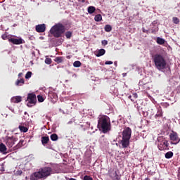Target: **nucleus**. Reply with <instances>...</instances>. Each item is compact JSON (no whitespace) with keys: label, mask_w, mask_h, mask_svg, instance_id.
<instances>
[{"label":"nucleus","mask_w":180,"mask_h":180,"mask_svg":"<svg viewBox=\"0 0 180 180\" xmlns=\"http://www.w3.org/2000/svg\"><path fill=\"white\" fill-rule=\"evenodd\" d=\"M165 57H167V52L163 51L162 53H156L152 58L155 68L159 71H162V70L167 68V60Z\"/></svg>","instance_id":"obj_1"},{"label":"nucleus","mask_w":180,"mask_h":180,"mask_svg":"<svg viewBox=\"0 0 180 180\" xmlns=\"http://www.w3.org/2000/svg\"><path fill=\"white\" fill-rule=\"evenodd\" d=\"M53 174V169L51 167H44L39 169L38 172H36L30 175V180H38L41 179L43 178H47V176H50Z\"/></svg>","instance_id":"obj_2"},{"label":"nucleus","mask_w":180,"mask_h":180,"mask_svg":"<svg viewBox=\"0 0 180 180\" xmlns=\"http://www.w3.org/2000/svg\"><path fill=\"white\" fill-rule=\"evenodd\" d=\"M98 127L103 133L110 131V120H109L108 116H102L99 118L98 121Z\"/></svg>","instance_id":"obj_3"},{"label":"nucleus","mask_w":180,"mask_h":180,"mask_svg":"<svg viewBox=\"0 0 180 180\" xmlns=\"http://www.w3.org/2000/svg\"><path fill=\"white\" fill-rule=\"evenodd\" d=\"M130 139H131V129L127 127L122 131V139L120 141L122 148H127L130 146Z\"/></svg>","instance_id":"obj_4"},{"label":"nucleus","mask_w":180,"mask_h":180,"mask_svg":"<svg viewBox=\"0 0 180 180\" xmlns=\"http://www.w3.org/2000/svg\"><path fill=\"white\" fill-rule=\"evenodd\" d=\"M51 34H53V37H61L64 33H65V26L61 23L56 24L50 30Z\"/></svg>","instance_id":"obj_5"},{"label":"nucleus","mask_w":180,"mask_h":180,"mask_svg":"<svg viewBox=\"0 0 180 180\" xmlns=\"http://www.w3.org/2000/svg\"><path fill=\"white\" fill-rule=\"evenodd\" d=\"M158 141L159 143L158 148L160 150V151H165L167 150H169V143H168V141L165 140V139L159 137L158 139Z\"/></svg>","instance_id":"obj_6"},{"label":"nucleus","mask_w":180,"mask_h":180,"mask_svg":"<svg viewBox=\"0 0 180 180\" xmlns=\"http://www.w3.org/2000/svg\"><path fill=\"white\" fill-rule=\"evenodd\" d=\"M27 106L28 108H32L33 105H36L37 103V97L34 93H30L27 96Z\"/></svg>","instance_id":"obj_7"},{"label":"nucleus","mask_w":180,"mask_h":180,"mask_svg":"<svg viewBox=\"0 0 180 180\" xmlns=\"http://www.w3.org/2000/svg\"><path fill=\"white\" fill-rule=\"evenodd\" d=\"M16 141H18V138L15 136H8L6 140V144L8 148H12Z\"/></svg>","instance_id":"obj_8"},{"label":"nucleus","mask_w":180,"mask_h":180,"mask_svg":"<svg viewBox=\"0 0 180 180\" xmlns=\"http://www.w3.org/2000/svg\"><path fill=\"white\" fill-rule=\"evenodd\" d=\"M108 176H110L112 180H122V176L120 174H117V172L115 169H110L108 171Z\"/></svg>","instance_id":"obj_9"},{"label":"nucleus","mask_w":180,"mask_h":180,"mask_svg":"<svg viewBox=\"0 0 180 180\" xmlns=\"http://www.w3.org/2000/svg\"><path fill=\"white\" fill-rule=\"evenodd\" d=\"M170 137V140L172 141H174V143H173V144H178V143L180 142V138L178 136V133L172 131V133L169 135Z\"/></svg>","instance_id":"obj_10"},{"label":"nucleus","mask_w":180,"mask_h":180,"mask_svg":"<svg viewBox=\"0 0 180 180\" xmlns=\"http://www.w3.org/2000/svg\"><path fill=\"white\" fill-rule=\"evenodd\" d=\"M35 30L37 33H44V32H46V24L36 25Z\"/></svg>","instance_id":"obj_11"},{"label":"nucleus","mask_w":180,"mask_h":180,"mask_svg":"<svg viewBox=\"0 0 180 180\" xmlns=\"http://www.w3.org/2000/svg\"><path fill=\"white\" fill-rule=\"evenodd\" d=\"M8 41L13 44H23V39L22 38L15 39V38H8Z\"/></svg>","instance_id":"obj_12"},{"label":"nucleus","mask_w":180,"mask_h":180,"mask_svg":"<svg viewBox=\"0 0 180 180\" xmlns=\"http://www.w3.org/2000/svg\"><path fill=\"white\" fill-rule=\"evenodd\" d=\"M48 96L50 99H51V101L54 103L57 101V98L58 96H57V94L53 91H49Z\"/></svg>","instance_id":"obj_13"},{"label":"nucleus","mask_w":180,"mask_h":180,"mask_svg":"<svg viewBox=\"0 0 180 180\" xmlns=\"http://www.w3.org/2000/svg\"><path fill=\"white\" fill-rule=\"evenodd\" d=\"M22 101V96H16L11 99V102L12 103H20V102Z\"/></svg>","instance_id":"obj_14"},{"label":"nucleus","mask_w":180,"mask_h":180,"mask_svg":"<svg viewBox=\"0 0 180 180\" xmlns=\"http://www.w3.org/2000/svg\"><path fill=\"white\" fill-rule=\"evenodd\" d=\"M50 141V138L49 136H42L41 137V143L43 146H46Z\"/></svg>","instance_id":"obj_15"},{"label":"nucleus","mask_w":180,"mask_h":180,"mask_svg":"<svg viewBox=\"0 0 180 180\" xmlns=\"http://www.w3.org/2000/svg\"><path fill=\"white\" fill-rule=\"evenodd\" d=\"M55 63H57V64H61L63 61H64V57L63 56H58L54 59Z\"/></svg>","instance_id":"obj_16"},{"label":"nucleus","mask_w":180,"mask_h":180,"mask_svg":"<svg viewBox=\"0 0 180 180\" xmlns=\"http://www.w3.org/2000/svg\"><path fill=\"white\" fill-rule=\"evenodd\" d=\"M23 143H25V141L20 140L19 141V143L15 146L13 147V150H18V148H20L21 147H22L23 146Z\"/></svg>","instance_id":"obj_17"},{"label":"nucleus","mask_w":180,"mask_h":180,"mask_svg":"<svg viewBox=\"0 0 180 180\" xmlns=\"http://www.w3.org/2000/svg\"><path fill=\"white\" fill-rule=\"evenodd\" d=\"M155 117L156 119H158V117H162V109H161V107L158 108V112L155 115Z\"/></svg>","instance_id":"obj_18"},{"label":"nucleus","mask_w":180,"mask_h":180,"mask_svg":"<svg viewBox=\"0 0 180 180\" xmlns=\"http://www.w3.org/2000/svg\"><path fill=\"white\" fill-rule=\"evenodd\" d=\"M165 157L167 160H169L174 157V153L172 151H169L165 154Z\"/></svg>","instance_id":"obj_19"},{"label":"nucleus","mask_w":180,"mask_h":180,"mask_svg":"<svg viewBox=\"0 0 180 180\" xmlns=\"http://www.w3.org/2000/svg\"><path fill=\"white\" fill-rule=\"evenodd\" d=\"M156 42L158 43V44H160L161 46H162V44H165V39L161 37H157Z\"/></svg>","instance_id":"obj_20"},{"label":"nucleus","mask_w":180,"mask_h":180,"mask_svg":"<svg viewBox=\"0 0 180 180\" xmlns=\"http://www.w3.org/2000/svg\"><path fill=\"white\" fill-rule=\"evenodd\" d=\"M19 130L22 132V133H27L29 129L25 126H22L20 125L18 127Z\"/></svg>","instance_id":"obj_21"},{"label":"nucleus","mask_w":180,"mask_h":180,"mask_svg":"<svg viewBox=\"0 0 180 180\" xmlns=\"http://www.w3.org/2000/svg\"><path fill=\"white\" fill-rule=\"evenodd\" d=\"M105 53H106V51H105V49H100L98 51L96 56V57H102V56H104Z\"/></svg>","instance_id":"obj_22"},{"label":"nucleus","mask_w":180,"mask_h":180,"mask_svg":"<svg viewBox=\"0 0 180 180\" xmlns=\"http://www.w3.org/2000/svg\"><path fill=\"white\" fill-rule=\"evenodd\" d=\"M96 11V8L94 6H89L87 8V12L90 15L94 13Z\"/></svg>","instance_id":"obj_23"},{"label":"nucleus","mask_w":180,"mask_h":180,"mask_svg":"<svg viewBox=\"0 0 180 180\" xmlns=\"http://www.w3.org/2000/svg\"><path fill=\"white\" fill-rule=\"evenodd\" d=\"M23 84H25V79H18L15 82V85L17 86H22V85H23Z\"/></svg>","instance_id":"obj_24"},{"label":"nucleus","mask_w":180,"mask_h":180,"mask_svg":"<svg viewBox=\"0 0 180 180\" xmlns=\"http://www.w3.org/2000/svg\"><path fill=\"white\" fill-rule=\"evenodd\" d=\"M6 146H5V144H4L3 143H1L0 144V152L1 153H6Z\"/></svg>","instance_id":"obj_25"},{"label":"nucleus","mask_w":180,"mask_h":180,"mask_svg":"<svg viewBox=\"0 0 180 180\" xmlns=\"http://www.w3.org/2000/svg\"><path fill=\"white\" fill-rule=\"evenodd\" d=\"M94 20L96 22H101L102 20V15L101 14H97L94 17Z\"/></svg>","instance_id":"obj_26"},{"label":"nucleus","mask_w":180,"mask_h":180,"mask_svg":"<svg viewBox=\"0 0 180 180\" xmlns=\"http://www.w3.org/2000/svg\"><path fill=\"white\" fill-rule=\"evenodd\" d=\"M51 140H52V141H57V140H58V135H57L56 134H51Z\"/></svg>","instance_id":"obj_27"},{"label":"nucleus","mask_w":180,"mask_h":180,"mask_svg":"<svg viewBox=\"0 0 180 180\" xmlns=\"http://www.w3.org/2000/svg\"><path fill=\"white\" fill-rule=\"evenodd\" d=\"M81 65H82V63L79 60H76L73 63V66L75 68H78Z\"/></svg>","instance_id":"obj_28"},{"label":"nucleus","mask_w":180,"mask_h":180,"mask_svg":"<svg viewBox=\"0 0 180 180\" xmlns=\"http://www.w3.org/2000/svg\"><path fill=\"white\" fill-rule=\"evenodd\" d=\"M105 32H111L112 31V26H110V25H106L105 26Z\"/></svg>","instance_id":"obj_29"},{"label":"nucleus","mask_w":180,"mask_h":180,"mask_svg":"<svg viewBox=\"0 0 180 180\" xmlns=\"http://www.w3.org/2000/svg\"><path fill=\"white\" fill-rule=\"evenodd\" d=\"M37 100H38V102H39V103L44 102V98H43V96H41V95L37 96Z\"/></svg>","instance_id":"obj_30"},{"label":"nucleus","mask_w":180,"mask_h":180,"mask_svg":"<svg viewBox=\"0 0 180 180\" xmlns=\"http://www.w3.org/2000/svg\"><path fill=\"white\" fill-rule=\"evenodd\" d=\"M65 36H66L67 39H71V36H72V32L68 31L65 33Z\"/></svg>","instance_id":"obj_31"},{"label":"nucleus","mask_w":180,"mask_h":180,"mask_svg":"<svg viewBox=\"0 0 180 180\" xmlns=\"http://www.w3.org/2000/svg\"><path fill=\"white\" fill-rule=\"evenodd\" d=\"M51 63H53V61L51 60V58H46L45 59V64L50 65V64H51Z\"/></svg>","instance_id":"obj_32"},{"label":"nucleus","mask_w":180,"mask_h":180,"mask_svg":"<svg viewBox=\"0 0 180 180\" xmlns=\"http://www.w3.org/2000/svg\"><path fill=\"white\" fill-rule=\"evenodd\" d=\"M32 77V72L29 71L25 75V79H29V78Z\"/></svg>","instance_id":"obj_33"},{"label":"nucleus","mask_w":180,"mask_h":180,"mask_svg":"<svg viewBox=\"0 0 180 180\" xmlns=\"http://www.w3.org/2000/svg\"><path fill=\"white\" fill-rule=\"evenodd\" d=\"M1 39L3 40H7L8 39V32H5L1 35Z\"/></svg>","instance_id":"obj_34"},{"label":"nucleus","mask_w":180,"mask_h":180,"mask_svg":"<svg viewBox=\"0 0 180 180\" xmlns=\"http://www.w3.org/2000/svg\"><path fill=\"white\" fill-rule=\"evenodd\" d=\"M173 22H174V23H175L176 25H178V23H179V20L178 18L174 17V18H173Z\"/></svg>","instance_id":"obj_35"},{"label":"nucleus","mask_w":180,"mask_h":180,"mask_svg":"<svg viewBox=\"0 0 180 180\" xmlns=\"http://www.w3.org/2000/svg\"><path fill=\"white\" fill-rule=\"evenodd\" d=\"M84 180H94L91 176L86 175L84 176Z\"/></svg>","instance_id":"obj_36"},{"label":"nucleus","mask_w":180,"mask_h":180,"mask_svg":"<svg viewBox=\"0 0 180 180\" xmlns=\"http://www.w3.org/2000/svg\"><path fill=\"white\" fill-rule=\"evenodd\" d=\"M157 32H158V27L154 28V29H152V30H151V33H152L153 34H155L157 33Z\"/></svg>","instance_id":"obj_37"},{"label":"nucleus","mask_w":180,"mask_h":180,"mask_svg":"<svg viewBox=\"0 0 180 180\" xmlns=\"http://www.w3.org/2000/svg\"><path fill=\"white\" fill-rule=\"evenodd\" d=\"M105 65H110L113 64V62H112L110 60H108V61H105Z\"/></svg>","instance_id":"obj_38"},{"label":"nucleus","mask_w":180,"mask_h":180,"mask_svg":"<svg viewBox=\"0 0 180 180\" xmlns=\"http://www.w3.org/2000/svg\"><path fill=\"white\" fill-rule=\"evenodd\" d=\"M22 174H23V172L22 170H18L15 172V175H22Z\"/></svg>","instance_id":"obj_39"},{"label":"nucleus","mask_w":180,"mask_h":180,"mask_svg":"<svg viewBox=\"0 0 180 180\" xmlns=\"http://www.w3.org/2000/svg\"><path fill=\"white\" fill-rule=\"evenodd\" d=\"M142 31L143 33H146L147 34H148L150 33V31L146 30V28H144V27L142 28Z\"/></svg>","instance_id":"obj_40"},{"label":"nucleus","mask_w":180,"mask_h":180,"mask_svg":"<svg viewBox=\"0 0 180 180\" xmlns=\"http://www.w3.org/2000/svg\"><path fill=\"white\" fill-rule=\"evenodd\" d=\"M103 46H106L108 44V41L107 40H103L101 41Z\"/></svg>","instance_id":"obj_41"},{"label":"nucleus","mask_w":180,"mask_h":180,"mask_svg":"<svg viewBox=\"0 0 180 180\" xmlns=\"http://www.w3.org/2000/svg\"><path fill=\"white\" fill-rule=\"evenodd\" d=\"M79 2H82V4H84V2H85V0H78Z\"/></svg>","instance_id":"obj_42"},{"label":"nucleus","mask_w":180,"mask_h":180,"mask_svg":"<svg viewBox=\"0 0 180 180\" xmlns=\"http://www.w3.org/2000/svg\"><path fill=\"white\" fill-rule=\"evenodd\" d=\"M22 75H23V73H22V72L18 74V77H22Z\"/></svg>","instance_id":"obj_43"},{"label":"nucleus","mask_w":180,"mask_h":180,"mask_svg":"<svg viewBox=\"0 0 180 180\" xmlns=\"http://www.w3.org/2000/svg\"><path fill=\"white\" fill-rule=\"evenodd\" d=\"M134 96L135 98H137V97H138L137 94H134Z\"/></svg>","instance_id":"obj_44"},{"label":"nucleus","mask_w":180,"mask_h":180,"mask_svg":"<svg viewBox=\"0 0 180 180\" xmlns=\"http://www.w3.org/2000/svg\"><path fill=\"white\" fill-rule=\"evenodd\" d=\"M129 99H131V101H133V99L131 98V96H129Z\"/></svg>","instance_id":"obj_45"},{"label":"nucleus","mask_w":180,"mask_h":180,"mask_svg":"<svg viewBox=\"0 0 180 180\" xmlns=\"http://www.w3.org/2000/svg\"><path fill=\"white\" fill-rule=\"evenodd\" d=\"M144 180H150V178L147 177Z\"/></svg>","instance_id":"obj_46"},{"label":"nucleus","mask_w":180,"mask_h":180,"mask_svg":"<svg viewBox=\"0 0 180 180\" xmlns=\"http://www.w3.org/2000/svg\"><path fill=\"white\" fill-rule=\"evenodd\" d=\"M69 180H77V179H74V178H71V179H70Z\"/></svg>","instance_id":"obj_47"},{"label":"nucleus","mask_w":180,"mask_h":180,"mask_svg":"<svg viewBox=\"0 0 180 180\" xmlns=\"http://www.w3.org/2000/svg\"><path fill=\"white\" fill-rule=\"evenodd\" d=\"M24 115H27V112L25 111V112H24Z\"/></svg>","instance_id":"obj_48"}]
</instances>
